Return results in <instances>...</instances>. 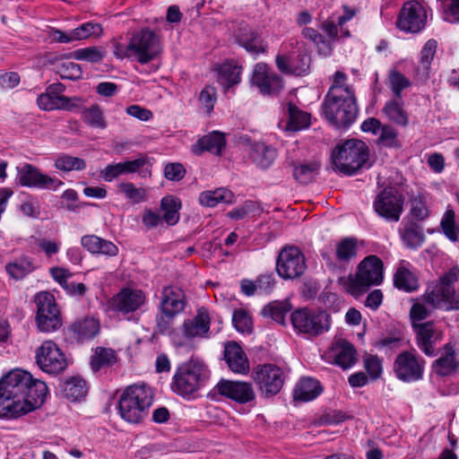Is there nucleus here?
<instances>
[{
    "mask_svg": "<svg viewBox=\"0 0 459 459\" xmlns=\"http://www.w3.org/2000/svg\"><path fill=\"white\" fill-rule=\"evenodd\" d=\"M242 67L233 63H225L219 68L218 82L225 90L238 84L241 81Z\"/></svg>",
    "mask_w": 459,
    "mask_h": 459,
    "instance_id": "ea45409f",
    "label": "nucleus"
},
{
    "mask_svg": "<svg viewBox=\"0 0 459 459\" xmlns=\"http://www.w3.org/2000/svg\"><path fill=\"white\" fill-rule=\"evenodd\" d=\"M232 324L235 329L241 333H250L252 332L251 317L244 309H238L233 312Z\"/></svg>",
    "mask_w": 459,
    "mask_h": 459,
    "instance_id": "bf43d9fd",
    "label": "nucleus"
},
{
    "mask_svg": "<svg viewBox=\"0 0 459 459\" xmlns=\"http://www.w3.org/2000/svg\"><path fill=\"white\" fill-rule=\"evenodd\" d=\"M412 329L419 350L427 357H435L437 355L436 344L443 339V331L434 321L414 323Z\"/></svg>",
    "mask_w": 459,
    "mask_h": 459,
    "instance_id": "dca6fc26",
    "label": "nucleus"
},
{
    "mask_svg": "<svg viewBox=\"0 0 459 459\" xmlns=\"http://www.w3.org/2000/svg\"><path fill=\"white\" fill-rule=\"evenodd\" d=\"M82 119L91 127L104 129L107 126L102 111L98 105H92L88 108H83Z\"/></svg>",
    "mask_w": 459,
    "mask_h": 459,
    "instance_id": "5fc2aeb1",
    "label": "nucleus"
},
{
    "mask_svg": "<svg viewBox=\"0 0 459 459\" xmlns=\"http://www.w3.org/2000/svg\"><path fill=\"white\" fill-rule=\"evenodd\" d=\"M294 330L309 338L327 333L332 325L331 316L323 309H309L302 307L296 309L290 315Z\"/></svg>",
    "mask_w": 459,
    "mask_h": 459,
    "instance_id": "6e6552de",
    "label": "nucleus"
},
{
    "mask_svg": "<svg viewBox=\"0 0 459 459\" xmlns=\"http://www.w3.org/2000/svg\"><path fill=\"white\" fill-rule=\"evenodd\" d=\"M411 203V213L416 220L423 221L429 217V212L427 206V199L424 195L418 194L412 196Z\"/></svg>",
    "mask_w": 459,
    "mask_h": 459,
    "instance_id": "052dcab7",
    "label": "nucleus"
},
{
    "mask_svg": "<svg viewBox=\"0 0 459 459\" xmlns=\"http://www.w3.org/2000/svg\"><path fill=\"white\" fill-rule=\"evenodd\" d=\"M400 237L406 247L417 249L425 241V235L420 226L413 221L406 222L399 230Z\"/></svg>",
    "mask_w": 459,
    "mask_h": 459,
    "instance_id": "f704fd0d",
    "label": "nucleus"
},
{
    "mask_svg": "<svg viewBox=\"0 0 459 459\" xmlns=\"http://www.w3.org/2000/svg\"><path fill=\"white\" fill-rule=\"evenodd\" d=\"M364 368L372 380L378 379L383 372L382 360L377 355L366 354L363 358Z\"/></svg>",
    "mask_w": 459,
    "mask_h": 459,
    "instance_id": "680f3d73",
    "label": "nucleus"
},
{
    "mask_svg": "<svg viewBox=\"0 0 459 459\" xmlns=\"http://www.w3.org/2000/svg\"><path fill=\"white\" fill-rule=\"evenodd\" d=\"M134 58L144 65L156 58L161 51L159 35L153 30L144 28L135 32L130 39Z\"/></svg>",
    "mask_w": 459,
    "mask_h": 459,
    "instance_id": "9d476101",
    "label": "nucleus"
},
{
    "mask_svg": "<svg viewBox=\"0 0 459 459\" xmlns=\"http://www.w3.org/2000/svg\"><path fill=\"white\" fill-rule=\"evenodd\" d=\"M37 305L36 323L39 331L51 333L62 325V318L54 296L41 291L35 296Z\"/></svg>",
    "mask_w": 459,
    "mask_h": 459,
    "instance_id": "1a4fd4ad",
    "label": "nucleus"
},
{
    "mask_svg": "<svg viewBox=\"0 0 459 459\" xmlns=\"http://www.w3.org/2000/svg\"><path fill=\"white\" fill-rule=\"evenodd\" d=\"M152 399V392L146 385L128 386L118 401L121 418L129 423L141 422L147 416Z\"/></svg>",
    "mask_w": 459,
    "mask_h": 459,
    "instance_id": "39448f33",
    "label": "nucleus"
},
{
    "mask_svg": "<svg viewBox=\"0 0 459 459\" xmlns=\"http://www.w3.org/2000/svg\"><path fill=\"white\" fill-rule=\"evenodd\" d=\"M443 18L450 23L459 22V0H437Z\"/></svg>",
    "mask_w": 459,
    "mask_h": 459,
    "instance_id": "4d7b16f0",
    "label": "nucleus"
},
{
    "mask_svg": "<svg viewBox=\"0 0 459 459\" xmlns=\"http://www.w3.org/2000/svg\"><path fill=\"white\" fill-rule=\"evenodd\" d=\"M210 330V316L207 309H197L196 316L192 319H186L182 325V333L186 339L206 337Z\"/></svg>",
    "mask_w": 459,
    "mask_h": 459,
    "instance_id": "b1692460",
    "label": "nucleus"
},
{
    "mask_svg": "<svg viewBox=\"0 0 459 459\" xmlns=\"http://www.w3.org/2000/svg\"><path fill=\"white\" fill-rule=\"evenodd\" d=\"M425 360L416 351H406L397 355L393 371L397 379L403 383H414L423 378Z\"/></svg>",
    "mask_w": 459,
    "mask_h": 459,
    "instance_id": "9b49d317",
    "label": "nucleus"
},
{
    "mask_svg": "<svg viewBox=\"0 0 459 459\" xmlns=\"http://www.w3.org/2000/svg\"><path fill=\"white\" fill-rule=\"evenodd\" d=\"M358 249L357 238H344L335 246L336 259L342 264H347L357 256Z\"/></svg>",
    "mask_w": 459,
    "mask_h": 459,
    "instance_id": "37998d69",
    "label": "nucleus"
},
{
    "mask_svg": "<svg viewBox=\"0 0 459 459\" xmlns=\"http://www.w3.org/2000/svg\"><path fill=\"white\" fill-rule=\"evenodd\" d=\"M100 323L93 317H86L72 324L70 330L74 337L84 342L94 338L100 333Z\"/></svg>",
    "mask_w": 459,
    "mask_h": 459,
    "instance_id": "473e14b6",
    "label": "nucleus"
},
{
    "mask_svg": "<svg viewBox=\"0 0 459 459\" xmlns=\"http://www.w3.org/2000/svg\"><path fill=\"white\" fill-rule=\"evenodd\" d=\"M225 360L231 371L246 374L249 369L248 359L237 343L229 344L224 351Z\"/></svg>",
    "mask_w": 459,
    "mask_h": 459,
    "instance_id": "c756f323",
    "label": "nucleus"
},
{
    "mask_svg": "<svg viewBox=\"0 0 459 459\" xmlns=\"http://www.w3.org/2000/svg\"><path fill=\"white\" fill-rule=\"evenodd\" d=\"M252 378L265 397L277 394L284 385L285 376L282 369L274 364H264L255 367Z\"/></svg>",
    "mask_w": 459,
    "mask_h": 459,
    "instance_id": "f8f14e48",
    "label": "nucleus"
},
{
    "mask_svg": "<svg viewBox=\"0 0 459 459\" xmlns=\"http://www.w3.org/2000/svg\"><path fill=\"white\" fill-rule=\"evenodd\" d=\"M186 306V299L183 290L177 286H165L161 290L160 311L170 316L182 313Z\"/></svg>",
    "mask_w": 459,
    "mask_h": 459,
    "instance_id": "4be33fe9",
    "label": "nucleus"
},
{
    "mask_svg": "<svg viewBox=\"0 0 459 459\" xmlns=\"http://www.w3.org/2000/svg\"><path fill=\"white\" fill-rule=\"evenodd\" d=\"M35 361L42 371L50 375L59 374L67 367L65 353L53 341H45L36 349Z\"/></svg>",
    "mask_w": 459,
    "mask_h": 459,
    "instance_id": "ddd939ff",
    "label": "nucleus"
},
{
    "mask_svg": "<svg viewBox=\"0 0 459 459\" xmlns=\"http://www.w3.org/2000/svg\"><path fill=\"white\" fill-rule=\"evenodd\" d=\"M455 213L453 209H447L440 221L444 235L452 242L458 240L459 226L455 223Z\"/></svg>",
    "mask_w": 459,
    "mask_h": 459,
    "instance_id": "3c124183",
    "label": "nucleus"
},
{
    "mask_svg": "<svg viewBox=\"0 0 459 459\" xmlns=\"http://www.w3.org/2000/svg\"><path fill=\"white\" fill-rule=\"evenodd\" d=\"M61 97L51 96L49 92L41 93L37 99V104L40 109L54 110L60 109Z\"/></svg>",
    "mask_w": 459,
    "mask_h": 459,
    "instance_id": "69168bd1",
    "label": "nucleus"
},
{
    "mask_svg": "<svg viewBox=\"0 0 459 459\" xmlns=\"http://www.w3.org/2000/svg\"><path fill=\"white\" fill-rule=\"evenodd\" d=\"M382 260L374 255L366 256L357 266L355 273L340 278L339 282L355 299L364 295L372 286L380 285L384 279Z\"/></svg>",
    "mask_w": 459,
    "mask_h": 459,
    "instance_id": "f03ea898",
    "label": "nucleus"
},
{
    "mask_svg": "<svg viewBox=\"0 0 459 459\" xmlns=\"http://www.w3.org/2000/svg\"><path fill=\"white\" fill-rule=\"evenodd\" d=\"M426 21L427 13L423 6L417 1H409L400 10L396 26L401 30L416 33L425 27Z\"/></svg>",
    "mask_w": 459,
    "mask_h": 459,
    "instance_id": "a211bd4d",
    "label": "nucleus"
},
{
    "mask_svg": "<svg viewBox=\"0 0 459 459\" xmlns=\"http://www.w3.org/2000/svg\"><path fill=\"white\" fill-rule=\"evenodd\" d=\"M383 114L393 123L406 126L409 124V116L404 109V103L402 98L394 97L387 100L382 108Z\"/></svg>",
    "mask_w": 459,
    "mask_h": 459,
    "instance_id": "2f4dec72",
    "label": "nucleus"
},
{
    "mask_svg": "<svg viewBox=\"0 0 459 459\" xmlns=\"http://www.w3.org/2000/svg\"><path fill=\"white\" fill-rule=\"evenodd\" d=\"M322 393L320 383L312 377L301 378L293 390V398L296 401L309 402L316 399Z\"/></svg>",
    "mask_w": 459,
    "mask_h": 459,
    "instance_id": "7c9ffc66",
    "label": "nucleus"
},
{
    "mask_svg": "<svg viewBox=\"0 0 459 459\" xmlns=\"http://www.w3.org/2000/svg\"><path fill=\"white\" fill-rule=\"evenodd\" d=\"M387 82L394 96L396 98H402V91L411 86V81L396 69L389 71Z\"/></svg>",
    "mask_w": 459,
    "mask_h": 459,
    "instance_id": "864d4df0",
    "label": "nucleus"
},
{
    "mask_svg": "<svg viewBox=\"0 0 459 459\" xmlns=\"http://www.w3.org/2000/svg\"><path fill=\"white\" fill-rule=\"evenodd\" d=\"M301 35L304 39L313 42L318 52L324 56H329L332 52V48L328 40L321 35L316 29L310 27H304L301 30Z\"/></svg>",
    "mask_w": 459,
    "mask_h": 459,
    "instance_id": "8fccbe9b",
    "label": "nucleus"
},
{
    "mask_svg": "<svg viewBox=\"0 0 459 459\" xmlns=\"http://www.w3.org/2000/svg\"><path fill=\"white\" fill-rule=\"evenodd\" d=\"M437 42L435 39H429L420 51V65L416 73L420 79L426 80L429 76L431 63L436 55Z\"/></svg>",
    "mask_w": 459,
    "mask_h": 459,
    "instance_id": "58836bf2",
    "label": "nucleus"
},
{
    "mask_svg": "<svg viewBox=\"0 0 459 459\" xmlns=\"http://www.w3.org/2000/svg\"><path fill=\"white\" fill-rule=\"evenodd\" d=\"M311 58L306 52H300L298 56L290 59L285 55H277L275 58L276 66L280 72L286 74L303 76L309 73Z\"/></svg>",
    "mask_w": 459,
    "mask_h": 459,
    "instance_id": "5701e85b",
    "label": "nucleus"
},
{
    "mask_svg": "<svg viewBox=\"0 0 459 459\" xmlns=\"http://www.w3.org/2000/svg\"><path fill=\"white\" fill-rule=\"evenodd\" d=\"M181 203L178 198L171 195H167L161 199L160 208L163 211L162 220L168 225H175L179 220V209Z\"/></svg>",
    "mask_w": 459,
    "mask_h": 459,
    "instance_id": "a18cd8bd",
    "label": "nucleus"
},
{
    "mask_svg": "<svg viewBox=\"0 0 459 459\" xmlns=\"http://www.w3.org/2000/svg\"><path fill=\"white\" fill-rule=\"evenodd\" d=\"M251 82L264 95H276L283 87L281 77L273 72L265 63L255 65Z\"/></svg>",
    "mask_w": 459,
    "mask_h": 459,
    "instance_id": "6ab92c4d",
    "label": "nucleus"
},
{
    "mask_svg": "<svg viewBox=\"0 0 459 459\" xmlns=\"http://www.w3.org/2000/svg\"><path fill=\"white\" fill-rule=\"evenodd\" d=\"M324 115L335 127H347L353 124L358 114L355 95L340 94L339 90L327 92L323 103Z\"/></svg>",
    "mask_w": 459,
    "mask_h": 459,
    "instance_id": "423d86ee",
    "label": "nucleus"
},
{
    "mask_svg": "<svg viewBox=\"0 0 459 459\" xmlns=\"http://www.w3.org/2000/svg\"><path fill=\"white\" fill-rule=\"evenodd\" d=\"M332 353L335 364L343 369L351 368L357 361V351L353 344L346 340H339L333 342Z\"/></svg>",
    "mask_w": 459,
    "mask_h": 459,
    "instance_id": "cd10ccee",
    "label": "nucleus"
},
{
    "mask_svg": "<svg viewBox=\"0 0 459 459\" xmlns=\"http://www.w3.org/2000/svg\"><path fill=\"white\" fill-rule=\"evenodd\" d=\"M146 301V296L141 290L122 289L110 301L113 310L128 314L139 309Z\"/></svg>",
    "mask_w": 459,
    "mask_h": 459,
    "instance_id": "412c9836",
    "label": "nucleus"
},
{
    "mask_svg": "<svg viewBox=\"0 0 459 459\" xmlns=\"http://www.w3.org/2000/svg\"><path fill=\"white\" fill-rule=\"evenodd\" d=\"M59 388L64 396L71 401L81 400L88 391L86 382L80 377H72L61 381Z\"/></svg>",
    "mask_w": 459,
    "mask_h": 459,
    "instance_id": "c9c22d12",
    "label": "nucleus"
},
{
    "mask_svg": "<svg viewBox=\"0 0 459 459\" xmlns=\"http://www.w3.org/2000/svg\"><path fill=\"white\" fill-rule=\"evenodd\" d=\"M33 270V263L28 257L17 259L5 265L6 273L14 280H22Z\"/></svg>",
    "mask_w": 459,
    "mask_h": 459,
    "instance_id": "de8ad7c7",
    "label": "nucleus"
},
{
    "mask_svg": "<svg viewBox=\"0 0 459 459\" xmlns=\"http://www.w3.org/2000/svg\"><path fill=\"white\" fill-rule=\"evenodd\" d=\"M238 44L252 55L263 54L266 51L267 45L261 35L253 30H243L238 36Z\"/></svg>",
    "mask_w": 459,
    "mask_h": 459,
    "instance_id": "72a5a7b5",
    "label": "nucleus"
},
{
    "mask_svg": "<svg viewBox=\"0 0 459 459\" xmlns=\"http://www.w3.org/2000/svg\"><path fill=\"white\" fill-rule=\"evenodd\" d=\"M176 316L162 312L158 314L156 316V332L160 334H169Z\"/></svg>",
    "mask_w": 459,
    "mask_h": 459,
    "instance_id": "774afa93",
    "label": "nucleus"
},
{
    "mask_svg": "<svg viewBox=\"0 0 459 459\" xmlns=\"http://www.w3.org/2000/svg\"><path fill=\"white\" fill-rule=\"evenodd\" d=\"M377 143L386 148L400 147L398 132L389 125L383 126L377 138Z\"/></svg>",
    "mask_w": 459,
    "mask_h": 459,
    "instance_id": "13d9d810",
    "label": "nucleus"
},
{
    "mask_svg": "<svg viewBox=\"0 0 459 459\" xmlns=\"http://www.w3.org/2000/svg\"><path fill=\"white\" fill-rule=\"evenodd\" d=\"M290 304L287 301H274L265 306L262 313L264 316L271 317L273 321L284 325L285 317L290 311Z\"/></svg>",
    "mask_w": 459,
    "mask_h": 459,
    "instance_id": "09e8293b",
    "label": "nucleus"
},
{
    "mask_svg": "<svg viewBox=\"0 0 459 459\" xmlns=\"http://www.w3.org/2000/svg\"><path fill=\"white\" fill-rule=\"evenodd\" d=\"M54 168L62 172L81 171L86 168V161L79 157L59 153L54 159Z\"/></svg>",
    "mask_w": 459,
    "mask_h": 459,
    "instance_id": "79ce46f5",
    "label": "nucleus"
},
{
    "mask_svg": "<svg viewBox=\"0 0 459 459\" xmlns=\"http://www.w3.org/2000/svg\"><path fill=\"white\" fill-rule=\"evenodd\" d=\"M76 60H85L91 63H98L102 60L103 54L95 47L80 48L74 51Z\"/></svg>",
    "mask_w": 459,
    "mask_h": 459,
    "instance_id": "0e129e2a",
    "label": "nucleus"
},
{
    "mask_svg": "<svg viewBox=\"0 0 459 459\" xmlns=\"http://www.w3.org/2000/svg\"><path fill=\"white\" fill-rule=\"evenodd\" d=\"M277 152L274 148L262 143L253 146V160L262 169H267L274 161Z\"/></svg>",
    "mask_w": 459,
    "mask_h": 459,
    "instance_id": "c03bdc74",
    "label": "nucleus"
},
{
    "mask_svg": "<svg viewBox=\"0 0 459 459\" xmlns=\"http://www.w3.org/2000/svg\"><path fill=\"white\" fill-rule=\"evenodd\" d=\"M319 168L320 164L315 161L299 164L294 168L293 176L299 183L306 185L314 180Z\"/></svg>",
    "mask_w": 459,
    "mask_h": 459,
    "instance_id": "603ef678",
    "label": "nucleus"
},
{
    "mask_svg": "<svg viewBox=\"0 0 459 459\" xmlns=\"http://www.w3.org/2000/svg\"><path fill=\"white\" fill-rule=\"evenodd\" d=\"M81 244L91 254L108 256H116L118 254V247L113 242L96 235H85L82 237Z\"/></svg>",
    "mask_w": 459,
    "mask_h": 459,
    "instance_id": "c85d7f7f",
    "label": "nucleus"
},
{
    "mask_svg": "<svg viewBox=\"0 0 459 459\" xmlns=\"http://www.w3.org/2000/svg\"><path fill=\"white\" fill-rule=\"evenodd\" d=\"M394 286L405 292H411L419 288L415 274L404 264L403 261L394 275Z\"/></svg>",
    "mask_w": 459,
    "mask_h": 459,
    "instance_id": "e433bc0d",
    "label": "nucleus"
},
{
    "mask_svg": "<svg viewBox=\"0 0 459 459\" xmlns=\"http://www.w3.org/2000/svg\"><path fill=\"white\" fill-rule=\"evenodd\" d=\"M200 103L204 107L205 111L210 114L213 110L216 101V90L212 86L204 87L200 92Z\"/></svg>",
    "mask_w": 459,
    "mask_h": 459,
    "instance_id": "338daca9",
    "label": "nucleus"
},
{
    "mask_svg": "<svg viewBox=\"0 0 459 459\" xmlns=\"http://www.w3.org/2000/svg\"><path fill=\"white\" fill-rule=\"evenodd\" d=\"M216 388L221 395L241 404L247 403L255 397L251 384L247 382L221 379Z\"/></svg>",
    "mask_w": 459,
    "mask_h": 459,
    "instance_id": "aec40b11",
    "label": "nucleus"
},
{
    "mask_svg": "<svg viewBox=\"0 0 459 459\" xmlns=\"http://www.w3.org/2000/svg\"><path fill=\"white\" fill-rule=\"evenodd\" d=\"M209 377V370L204 363L190 359L176 368L170 388L178 395L190 398L205 385Z\"/></svg>",
    "mask_w": 459,
    "mask_h": 459,
    "instance_id": "7ed1b4c3",
    "label": "nucleus"
},
{
    "mask_svg": "<svg viewBox=\"0 0 459 459\" xmlns=\"http://www.w3.org/2000/svg\"><path fill=\"white\" fill-rule=\"evenodd\" d=\"M459 280V268L452 267L443 274L431 290L424 294L426 302L434 308L458 310L459 298L455 295L454 284Z\"/></svg>",
    "mask_w": 459,
    "mask_h": 459,
    "instance_id": "0eeeda50",
    "label": "nucleus"
},
{
    "mask_svg": "<svg viewBox=\"0 0 459 459\" xmlns=\"http://www.w3.org/2000/svg\"><path fill=\"white\" fill-rule=\"evenodd\" d=\"M45 382L28 371L14 369L0 380V419H18L40 407L47 397Z\"/></svg>",
    "mask_w": 459,
    "mask_h": 459,
    "instance_id": "f257e3e1",
    "label": "nucleus"
},
{
    "mask_svg": "<svg viewBox=\"0 0 459 459\" xmlns=\"http://www.w3.org/2000/svg\"><path fill=\"white\" fill-rule=\"evenodd\" d=\"M118 187L126 197L134 204H140L145 200L146 192L144 188H137L133 183H121Z\"/></svg>",
    "mask_w": 459,
    "mask_h": 459,
    "instance_id": "e2e57ef3",
    "label": "nucleus"
},
{
    "mask_svg": "<svg viewBox=\"0 0 459 459\" xmlns=\"http://www.w3.org/2000/svg\"><path fill=\"white\" fill-rule=\"evenodd\" d=\"M369 150L368 145L359 139H349L338 143L332 152L331 159L337 170L352 175L368 165Z\"/></svg>",
    "mask_w": 459,
    "mask_h": 459,
    "instance_id": "20e7f679",
    "label": "nucleus"
},
{
    "mask_svg": "<svg viewBox=\"0 0 459 459\" xmlns=\"http://www.w3.org/2000/svg\"><path fill=\"white\" fill-rule=\"evenodd\" d=\"M102 33V27L100 23L88 22L72 30V38L74 41L82 40L91 36H100Z\"/></svg>",
    "mask_w": 459,
    "mask_h": 459,
    "instance_id": "6e6d98bb",
    "label": "nucleus"
},
{
    "mask_svg": "<svg viewBox=\"0 0 459 459\" xmlns=\"http://www.w3.org/2000/svg\"><path fill=\"white\" fill-rule=\"evenodd\" d=\"M458 367L455 344L451 342H447L443 346V353L440 358L433 362V370L437 375L446 377L454 373Z\"/></svg>",
    "mask_w": 459,
    "mask_h": 459,
    "instance_id": "bb28decb",
    "label": "nucleus"
},
{
    "mask_svg": "<svg viewBox=\"0 0 459 459\" xmlns=\"http://www.w3.org/2000/svg\"><path fill=\"white\" fill-rule=\"evenodd\" d=\"M404 197L395 187H385L374 200V210L387 221L397 222L403 211Z\"/></svg>",
    "mask_w": 459,
    "mask_h": 459,
    "instance_id": "4468645a",
    "label": "nucleus"
},
{
    "mask_svg": "<svg viewBox=\"0 0 459 459\" xmlns=\"http://www.w3.org/2000/svg\"><path fill=\"white\" fill-rule=\"evenodd\" d=\"M288 117L287 130L289 131H300L307 128L310 125V115L292 103L288 104Z\"/></svg>",
    "mask_w": 459,
    "mask_h": 459,
    "instance_id": "a19ab883",
    "label": "nucleus"
},
{
    "mask_svg": "<svg viewBox=\"0 0 459 459\" xmlns=\"http://www.w3.org/2000/svg\"><path fill=\"white\" fill-rule=\"evenodd\" d=\"M233 202V193L224 187H220L215 190L204 191L199 195L200 204L206 207H214L221 203L231 204Z\"/></svg>",
    "mask_w": 459,
    "mask_h": 459,
    "instance_id": "4c0bfd02",
    "label": "nucleus"
},
{
    "mask_svg": "<svg viewBox=\"0 0 459 459\" xmlns=\"http://www.w3.org/2000/svg\"><path fill=\"white\" fill-rule=\"evenodd\" d=\"M117 360L116 351L110 348L98 347L91 359V366L94 371L101 368L110 367Z\"/></svg>",
    "mask_w": 459,
    "mask_h": 459,
    "instance_id": "49530a36",
    "label": "nucleus"
},
{
    "mask_svg": "<svg viewBox=\"0 0 459 459\" xmlns=\"http://www.w3.org/2000/svg\"><path fill=\"white\" fill-rule=\"evenodd\" d=\"M147 164L146 157H140L134 160L111 163L107 165L101 171L100 176L106 182H111L121 175L139 171Z\"/></svg>",
    "mask_w": 459,
    "mask_h": 459,
    "instance_id": "393cba45",
    "label": "nucleus"
},
{
    "mask_svg": "<svg viewBox=\"0 0 459 459\" xmlns=\"http://www.w3.org/2000/svg\"><path fill=\"white\" fill-rule=\"evenodd\" d=\"M307 265L302 252L295 247H285L278 255L276 270L280 277L293 280L300 277Z\"/></svg>",
    "mask_w": 459,
    "mask_h": 459,
    "instance_id": "2eb2a0df",
    "label": "nucleus"
},
{
    "mask_svg": "<svg viewBox=\"0 0 459 459\" xmlns=\"http://www.w3.org/2000/svg\"><path fill=\"white\" fill-rule=\"evenodd\" d=\"M17 181L22 186L54 191L64 185L60 179L42 173L38 168L29 163L18 168Z\"/></svg>",
    "mask_w": 459,
    "mask_h": 459,
    "instance_id": "f3484780",
    "label": "nucleus"
},
{
    "mask_svg": "<svg viewBox=\"0 0 459 459\" xmlns=\"http://www.w3.org/2000/svg\"><path fill=\"white\" fill-rule=\"evenodd\" d=\"M226 145L224 134L213 131L203 137L192 145L191 151L195 155H201L204 152H211L214 155L221 156L222 150Z\"/></svg>",
    "mask_w": 459,
    "mask_h": 459,
    "instance_id": "a878e982",
    "label": "nucleus"
}]
</instances>
